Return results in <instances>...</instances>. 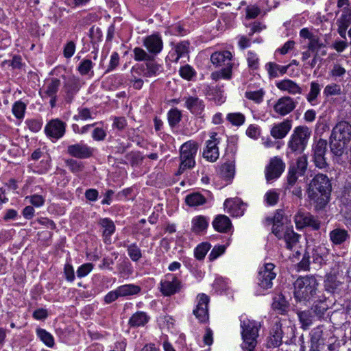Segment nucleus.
<instances>
[{"mask_svg":"<svg viewBox=\"0 0 351 351\" xmlns=\"http://www.w3.org/2000/svg\"><path fill=\"white\" fill-rule=\"evenodd\" d=\"M99 224L103 228V237L106 243H110V237L115 231V225L109 218L101 219Z\"/></svg>","mask_w":351,"mask_h":351,"instance_id":"obj_26","label":"nucleus"},{"mask_svg":"<svg viewBox=\"0 0 351 351\" xmlns=\"http://www.w3.org/2000/svg\"><path fill=\"white\" fill-rule=\"evenodd\" d=\"M285 169V163L283 160L275 156L270 159L265 169V178L267 181L278 178Z\"/></svg>","mask_w":351,"mask_h":351,"instance_id":"obj_11","label":"nucleus"},{"mask_svg":"<svg viewBox=\"0 0 351 351\" xmlns=\"http://www.w3.org/2000/svg\"><path fill=\"white\" fill-rule=\"evenodd\" d=\"M185 106L191 113L195 115H202L205 108L204 101L197 97H188L185 101Z\"/></svg>","mask_w":351,"mask_h":351,"instance_id":"obj_24","label":"nucleus"},{"mask_svg":"<svg viewBox=\"0 0 351 351\" xmlns=\"http://www.w3.org/2000/svg\"><path fill=\"white\" fill-rule=\"evenodd\" d=\"M179 72L180 76L187 80H191L195 73L194 69L189 64L182 66Z\"/></svg>","mask_w":351,"mask_h":351,"instance_id":"obj_58","label":"nucleus"},{"mask_svg":"<svg viewBox=\"0 0 351 351\" xmlns=\"http://www.w3.org/2000/svg\"><path fill=\"white\" fill-rule=\"evenodd\" d=\"M327 141L320 138L313 148V161L315 165L319 169H326L328 164L326 162L325 154L327 152Z\"/></svg>","mask_w":351,"mask_h":351,"instance_id":"obj_10","label":"nucleus"},{"mask_svg":"<svg viewBox=\"0 0 351 351\" xmlns=\"http://www.w3.org/2000/svg\"><path fill=\"white\" fill-rule=\"evenodd\" d=\"M80 83L77 78L72 77L67 80L64 85V90L65 92L64 99L66 103H71L75 95L80 90Z\"/></svg>","mask_w":351,"mask_h":351,"instance_id":"obj_19","label":"nucleus"},{"mask_svg":"<svg viewBox=\"0 0 351 351\" xmlns=\"http://www.w3.org/2000/svg\"><path fill=\"white\" fill-rule=\"evenodd\" d=\"M25 108V104L21 101H18L12 106V112L17 119H22L24 117Z\"/></svg>","mask_w":351,"mask_h":351,"instance_id":"obj_53","label":"nucleus"},{"mask_svg":"<svg viewBox=\"0 0 351 351\" xmlns=\"http://www.w3.org/2000/svg\"><path fill=\"white\" fill-rule=\"evenodd\" d=\"M230 204V209L232 211V214L235 216H241L244 214L246 204L243 203L241 199H236L234 200L226 199L224 205L228 206V204Z\"/></svg>","mask_w":351,"mask_h":351,"instance_id":"obj_37","label":"nucleus"},{"mask_svg":"<svg viewBox=\"0 0 351 351\" xmlns=\"http://www.w3.org/2000/svg\"><path fill=\"white\" fill-rule=\"evenodd\" d=\"M197 304L193 310V314L200 322H206L208 319V304L210 299L204 293H200L197 297Z\"/></svg>","mask_w":351,"mask_h":351,"instance_id":"obj_13","label":"nucleus"},{"mask_svg":"<svg viewBox=\"0 0 351 351\" xmlns=\"http://www.w3.org/2000/svg\"><path fill=\"white\" fill-rule=\"evenodd\" d=\"M294 219L298 228L309 226L313 230H318L320 228V221L309 213H298Z\"/></svg>","mask_w":351,"mask_h":351,"instance_id":"obj_14","label":"nucleus"},{"mask_svg":"<svg viewBox=\"0 0 351 351\" xmlns=\"http://www.w3.org/2000/svg\"><path fill=\"white\" fill-rule=\"evenodd\" d=\"M297 315L302 324V328L303 330H307L313 324V316L312 313L308 310L301 311L297 309Z\"/></svg>","mask_w":351,"mask_h":351,"instance_id":"obj_39","label":"nucleus"},{"mask_svg":"<svg viewBox=\"0 0 351 351\" xmlns=\"http://www.w3.org/2000/svg\"><path fill=\"white\" fill-rule=\"evenodd\" d=\"M181 112L177 108L171 109L168 112V121L171 127H175L181 120Z\"/></svg>","mask_w":351,"mask_h":351,"instance_id":"obj_46","label":"nucleus"},{"mask_svg":"<svg viewBox=\"0 0 351 351\" xmlns=\"http://www.w3.org/2000/svg\"><path fill=\"white\" fill-rule=\"evenodd\" d=\"M319 282L312 275L299 277L293 283L294 299L297 304L308 306L317 298Z\"/></svg>","mask_w":351,"mask_h":351,"instance_id":"obj_2","label":"nucleus"},{"mask_svg":"<svg viewBox=\"0 0 351 351\" xmlns=\"http://www.w3.org/2000/svg\"><path fill=\"white\" fill-rule=\"evenodd\" d=\"M300 237V234L295 233L292 228H289L287 226L282 235L287 248L291 250L298 243Z\"/></svg>","mask_w":351,"mask_h":351,"instance_id":"obj_32","label":"nucleus"},{"mask_svg":"<svg viewBox=\"0 0 351 351\" xmlns=\"http://www.w3.org/2000/svg\"><path fill=\"white\" fill-rule=\"evenodd\" d=\"M241 328L242 329L241 348L243 351H254L258 343L257 339L259 336L258 331L261 324L254 320L246 319L241 321Z\"/></svg>","mask_w":351,"mask_h":351,"instance_id":"obj_4","label":"nucleus"},{"mask_svg":"<svg viewBox=\"0 0 351 351\" xmlns=\"http://www.w3.org/2000/svg\"><path fill=\"white\" fill-rule=\"evenodd\" d=\"M351 141V124L346 121L336 123L329 138L330 152L337 156L343 155L345 149Z\"/></svg>","mask_w":351,"mask_h":351,"instance_id":"obj_3","label":"nucleus"},{"mask_svg":"<svg viewBox=\"0 0 351 351\" xmlns=\"http://www.w3.org/2000/svg\"><path fill=\"white\" fill-rule=\"evenodd\" d=\"M145 66L146 70L144 73V75L148 77L159 75L163 71L162 66L156 62L154 57L152 60L146 62Z\"/></svg>","mask_w":351,"mask_h":351,"instance_id":"obj_34","label":"nucleus"},{"mask_svg":"<svg viewBox=\"0 0 351 351\" xmlns=\"http://www.w3.org/2000/svg\"><path fill=\"white\" fill-rule=\"evenodd\" d=\"M226 247L224 245L215 246L209 254L210 261H213L223 254Z\"/></svg>","mask_w":351,"mask_h":351,"instance_id":"obj_64","label":"nucleus"},{"mask_svg":"<svg viewBox=\"0 0 351 351\" xmlns=\"http://www.w3.org/2000/svg\"><path fill=\"white\" fill-rule=\"evenodd\" d=\"M264 94L265 93L262 89L256 91H247L245 93V97L259 104L263 101Z\"/></svg>","mask_w":351,"mask_h":351,"instance_id":"obj_56","label":"nucleus"},{"mask_svg":"<svg viewBox=\"0 0 351 351\" xmlns=\"http://www.w3.org/2000/svg\"><path fill=\"white\" fill-rule=\"evenodd\" d=\"M211 245L208 243H202L195 249V256L198 260L204 258L206 254L210 249Z\"/></svg>","mask_w":351,"mask_h":351,"instance_id":"obj_47","label":"nucleus"},{"mask_svg":"<svg viewBox=\"0 0 351 351\" xmlns=\"http://www.w3.org/2000/svg\"><path fill=\"white\" fill-rule=\"evenodd\" d=\"M292 128V120L285 119L282 122L275 124L270 132L271 135L276 139L285 138Z\"/></svg>","mask_w":351,"mask_h":351,"instance_id":"obj_20","label":"nucleus"},{"mask_svg":"<svg viewBox=\"0 0 351 351\" xmlns=\"http://www.w3.org/2000/svg\"><path fill=\"white\" fill-rule=\"evenodd\" d=\"M332 191V184L328 177L317 173L308 184L306 193L311 201L316 204V208H323L329 202Z\"/></svg>","mask_w":351,"mask_h":351,"instance_id":"obj_1","label":"nucleus"},{"mask_svg":"<svg viewBox=\"0 0 351 351\" xmlns=\"http://www.w3.org/2000/svg\"><path fill=\"white\" fill-rule=\"evenodd\" d=\"M232 53L229 51H216L210 56V60L215 66H232Z\"/></svg>","mask_w":351,"mask_h":351,"instance_id":"obj_23","label":"nucleus"},{"mask_svg":"<svg viewBox=\"0 0 351 351\" xmlns=\"http://www.w3.org/2000/svg\"><path fill=\"white\" fill-rule=\"evenodd\" d=\"M232 76V66H228L222 69L220 71L213 72L211 77L214 80H218L220 78L229 80Z\"/></svg>","mask_w":351,"mask_h":351,"instance_id":"obj_49","label":"nucleus"},{"mask_svg":"<svg viewBox=\"0 0 351 351\" xmlns=\"http://www.w3.org/2000/svg\"><path fill=\"white\" fill-rule=\"evenodd\" d=\"M272 308L279 311L281 313L287 311L288 302L282 294H278L273 298Z\"/></svg>","mask_w":351,"mask_h":351,"instance_id":"obj_41","label":"nucleus"},{"mask_svg":"<svg viewBox=\"0 0 351 351\" xmlns=\"http://www.w3.org/2000/svg\"><path fill=\"white\" fill-rule=\"evenodd\" d=\"M37 335L40 340L48 347L51 348L54 345L53 336L45 329L38 328L36 330Z\"/></svg>","mask_w":351,"mask_h":351,"instance_id":"obj_43","label":"nucleus"},{"mask_svg":"<svg viewBox=\"0 0 351 351\" xmlns=\"http://www.w3.org/2000/svg\"><path fill=\"white\" fill-rule=\"evenodd\" d=\"M308 160L306 155L298 158L295 162L289 165L287 183L289 186H293L297 182L299 176L305 175L307 171Z\"/></svg>","mask_w":351,"mask_h":351,"instance_id":"obj_8","label":"nucleus"},{"mask_svg":"<svg viewBox=\"0 0 351 351\" xmlns=\"http://www.w3.org/2000/svg\"><path fill=\"white\" fill-rule=\"evenodd\" d=\"M143 45L149 53L156 55L163 48V43L159 34H153L145 38Z\"/></svg>","mask_w":351,"mask_h":351,"instance_id":"obj_18","label":"nucleus"},{"mask_svg":"<svg viewBox=\"0 0 351 351\" xmlns=\"http://www.w3.org/2000/svg\"><path fill=\"white\" fill-rule=\"evenodd\" d=\"M337 23H342L348 27L351 24V8H345L343 14L337 20Z\"/></svg>","mask_w":351,"mask_h":351,"instance_id":"obj_62","label":"nucleus"},{"mask_svg":"<svg viewBox=\"0 0 351 351\" xmlns=\"http://www.w3.org/2000/svg\"><path fill=\"white\" fill-rule=\"evenodd\" d=\"M65 129V123L56 119L51 120L47 124L45 128V132L47 136L58 140L64 136Z\"/></svg>","mask_w":351,"mask_h":351,"instance_id":"obj_15","label":"nucleus"},{"mask_svg":"<svg viewBox=\"0 0 351 351\" xmlns=\"http://www.w3.org/2000/svg\"><path fill=\"white\" fill-rule=\"evenodd\" d=\"M222 176L230 179L232 178L234 174V167L230 163H225L221 167Z\"/></svg>","mask_w":351,"mask_h":351,"instance_id":"obj_60","label":"nucleus"},{"mask_svg":"<svg viewBox=\"0 0 351 351\" xmlns=\"http://www.w3.org/2000/svg\"><path fill=\"white\" fill-rule=\"evenodd\" d=\"M274 267L273 263H267L260 269L257 276V285L261 289L266 290L272 287V280L276 276L273 271Z\"/></svg>","mask_w":351,"mask_h":351,"instance_id":"obj_9","label":"nucleus"},{"mask_svg":"<svg viewBox=\"0 0 351 351\" xmlns=\"http://www.w3.org/2000/svg\"><path fill=\"white\" fill-rule=\"evenodd\" d=\"M149 317L143 311H138L134 313L129 320V324L131 327L143 326L148 322Z\"/></svg>","mask_w":351,"mask_h":351,"instance_id":"obj_36","label":"nucleus"},{"mask_svg":"<svg viewBox=\"0 0 351 351\" xmlns=\"http://www.w3.org/2000/svg\"><path fill=\"white\" fill-rule=\"evenodd\" d=\"M297 102L294 101L293 99L285 96L279 99L274 106V110L281 116H285L292 112L296 107Z\"/></svg>","mask_w":351,"mask_h":351,"instance_id":"obj_17","label":"nucleus"},{"mask_svg":"<svg viewBox=\"0 0 351 351\" xmlns=\"http://www.w3.org/2000/svg\"><path fill=\"white\" fill-rule=\"evenodd\" d=\"M283 330L281 326L276 324L270 331V336L267 342L268 348H277L283 343Z\"/></svg>","mask_w":351,"mask_h":351,"instance_id":"obj_22","label":"nucleus"},{"mask_svg":"<svg viewBox=\"0 0 351 351\" xmlns=\"http://www.w3.org/2000/svg\"><path fill=\"white\" fill-rule=\"evenodd\" d=\"M65 163L66 166L74 173L82 171L84 168L83 163L75 159H68Z\"/></svg>","mask_w":351,"mask_h":351,"instance_id":"obj_52","label":"nucleus"},{"mask_svg":"<svg viewBox=\"0 0 351 351\" xmlns=\"http://www.w3.org/2000/svg\"><path fill=\"white\" fill-rule=\"evenodd\" d=\"M134 58L136 61H148L153 59V56L147 53L144 49L140 47H135L133 50Z\"/></svg>","mask_w":351,"mask_h":351,"instance_id":"obj_48","label":"nucleus"},{"mask_svg":"<svg viewBox=\"0 0 351 351\" xmlns=\"http://www.w3.org/2000/svg\"><path fill=\"white\" fill-rule=\"evenodd\" d=\"M320 85L316 82H312L311 83L310 92L306 95L307 101L312 105H315L317 98L320 93Z\"/></svg>","mask_w":351,"mask_h":351,"instance_id":"obj_42","label":"nucleus"},{"mask_svg":"<svg viewBox=\"0 0 351 351\" xmlns=\"http://www.w3.org/2000/svg\"><path fill=\"white\" fill-rule=\"evenodd\" d=\"M311 134V130L305 125L294 128L287 143V153L301 154L306 149Z\"/></svg>","mask_w":351,"mask_h":351,"instance_id":"obj_5","label":"nucleus"},{"mask_svg":"<svg viewBox=\"0 0 351 351\" xmlns=\"http://www.w3.org/2000/svg\"><path fill=\"white\" fill-rule=\"evenodd\" d=\"M328 309V304L326 303V298L325 296L319 297L318 300L314 302L311 307L312 311L319 319L324 317Z\"/></svg>","mask_w":351,"mask_h":351,"instance_id":"obj_30","label":"nucleus"},{"mask_svg":"<svg viewBox=\"0 0 351 351\" xmlns=\"http://www.w3.org/2000/svg\"><path fill=\"white\" fill-rule=\"evenodd\" d=\"M207 95L212 97L210 99H213L219 104H221L225 101L223 91L219 88H209Z\"/></svg>","mask_w":351,"mask_h":351,"instance_id":"obj_45","label":"nucleus"},{"mask_svg":"<svg viewBox=\"0 0 351 351\" xmlns=\"http://www.w3.org/2000/svg\"><path fill=\"white\" fill-rule=\"evenodd\" d=\"M276 86L281 90L287 91L290 94H301L302 88L291 80H284L276 84Z\"/></svg>","mask_w":351,"mask_h":351,"instance_id":"obj_29","label":"nucleus"},{"mask_svg":"<svg viewBox=\"0 0 351 351\" xmlns=\"http://www.w3.org/2000/svg\"><path fill=\"white\" fill-rule=\"evenodd\" d=\"M208 221L204 216L199 215L194 217L192 220L191 230L199 234L207 229Z\"/></svg>","mask_w":351,"mask_h":351,"instance_id":"obj_35","label":"nucleus"},{"mask_svg":"<svg viewBox=\"0 0 351 351\" xmlns=\"http://www.w3.org/2000/svg\"><path fill=\"white\" fill-rule=\"evenodd\" d=\"M350 239V234L348 230L336 228L329 233V239L333 245L341 246Z\"/></svg>","mask_w":351,"mask_h":351,"instance_id":"obj_21","label":"nucleus"},{"mask_svg":"<svg viewBox=\"0 0 351 351\" xmlns=\"http://www.w3.org/2000/svg\"><path fill=\"white\" fill-rule=\"evenodd\" d=\"M289 66L290 65L280 66L274 62H269L266 64V69L269 77L271 78H274L278 76V72L281 75L285 74Z\"/></svg>","mask_w":351,"mask_h":351,"instance_id":"obj_38","label":"nucleus"},{"mask_svg":"<svg viewBox=\"0 0 351 351\" xmlns=\"http://www.w3.org/2000/svg\"><path fill=\"white\" fill-rule=\"evenodd\" d=\"M310 346H311V348L320 349V347L324 345L323 330L320 326L313 328L310 333Z\"/></svg>","mask_w":351,"mask_h":351,"instance_id":"obj_28","label":"nucleus"},{"mask_svg":"<svg viewBox=\"0 0 351 351\" xmlns=\"http://www.w3.org/2000/svg\"><path fill=\"white\" fill-rule=\"evenodd\" d=\"M92 119V113L88 108H80L77 109V114H75L73 119L76 121L80 120L86 121Z\"/></svg>","mask_w":351,"mask_h":351,"instance_id":"obj_51","label":"nucleus"},{"mask_svg":"<svg viewBox=\"0 0 351 351\" xmlns=\"http://www.w3.org/2000/svg\"><path fill=\"white\" fill-rule=\"evenodd\" d=\"M227 119L232 124L237 126L241 125L245 121V116L241 113H229L227 115Z\"/></svg>","mask_w":351,"mask_h":351,"instance_id":"obj_54","label":"nucleus"},{"mask_svg":"<svg viewBox=\"0 0 351 351\" xmlns=\"http://www.w3.org/2000/svg\"><path fill=\"white\" fill-rule=\"evenodd\" d=\"M93 68V62L89 59L83 60L78 66V71L82 75H87Z\"/></svg>","mask_w":351,"mask_h":351,"instance_id":"obj_57","label":"nucleus"},{"mask_svg":"<svg viewBox=\"0 0 351 351\" xmlns=\"http://www.w3.org/2000/svg\"><path fill=\"white\" fill-rule=\"evenodd\" d=\"M186 204L191 207L199 206L206 202V199L199 192L187 195L185 197Z\"/></svg>","mask_w":351,"mask_h":351,"instance_id":"obj_33","label":"nucleus"},{"mask_svg":"<svg viewBox=\"0 0 351 351\" xmlns=\"http://www.w3.org/2000/svg\"><path fill=\"white\" fill-rule=\"evenodd\" d=\"M128 255L133 261H138L142 257L141 249L136 243H132L127 247Z\"/></svg>","mask_w":351,"mask_h":351,"instance_id":"obj_50","label":"nucleus"},{"mask_svg":"<svg viewBox=\"0 0 351 351\" xmlns=\"http://www.w3.org/2000/svg\"><path fill=\"white\" fill-rule=\"evenodd\" d=\"M189 43L188 42H182L178 43L176 47V52L177 53L176 61L180 58L183 57L185 54L188 53Z\"/></svg>","mask_w":351,"mask_h":351,"instance_id":"obj_59","label":"nucleus"},{"mask_svg":"<svg viewBox=\"0 0 351 351\" xmlns=\"http://www.w3.org/2000/svg\"><path fill=\"white\" fill-rule=\"evenodd\" d=\"M343 263L341 264L339 262L337 263V268L333 267L330 273L326 275L324 286V289L328 293L335 294L339 293L341 286L343 285V269H341Z\"/></svg>","mask_w":351,"mask_h":351,"instance_id":"obj_7","label":"nucleus"},{"mask_svg":"<svg viewBox=\"0 0 351 351\" xmlns=\"http://www.w3.org/2000/svg\"><path fill=\"white\" fill-rule=\"evenodd\" d=\"M213 226L219 232H227L230 230L232 223L230 219L223 215H217L213 221Z\"/></svg>","mask_w":351,"mask_h":351,"instance_id":"obj_27","label":"nucleus"},{"mask_svg":"<svg viewBox=\"0 0 351 351\" xmlns=\"http://www.w3.org/2000/svg\"><path fill=\"white\" fill-rule=\"evenodd\" d=\"M324 47L325 45L317 35L311 39L307 45L308 49L313 53H318V51Z\"/></svg>","mask_w":351,"mask_h":351,"instance_id":"obj_44","label":"nucleus"},{"mask_svg":"<svg viewBox=\"0 0 351 351\" xmlns=\"http://www.w3.org/2000/svg\"><path fill=\"white\" fill-rule=\"evenodd\" d=\"M60 84V80L59 79L52 78L46 88L41 89L39 91V94L42 97L56 96L57 95Z\"/></svg>","mask_w":351,"mask_h":351,"instance_id":"obj_31","label":"nucleus"},{"mask_svg":"<svg viewBox=\"0 0 351 351\" xmlns=\"http://www.w3.org/2000/svg\"><path fill=\"white\" fill-rule=\"evenodd\" d=\"M198 149L197 144L193 141L184 143L180 150V164L176 175H181L186 169H192L195 165V156Z\"/></svg>","mask_w":351,"mask_h":351,"instance_id":"obj_6","label":"nucleus"},{"mask_svg":"<svg viewBox=\"0 0 351 351\" xmlns=\"http://www.w3.org/2000/svg\"><path fill=\"white\" fill-rule=\"evenodd\" d=\"M118 295L120 297L128 296L137 294L140 292V287L134 285H124L117 288Z\"/></svg>","mask_w":351,"mask_h":351,"instance_id":"obj_40","label":"nucleus"},{"mask_svg":"<svg viewBox=\"0 0 351 351\" xmlns=\"http://www.w3.org/2000/svg\"><path fill=\"white\" fill-rule=\"evenodd\" d=\"M94 149L84 143H76L67 147V153L77 158H90L93 153Z\"/></svg>","mask_w":351,"mask_h":351,"instance_id":"obj_16","label":"nucleus"},{"mask_svg":"<svg viewBox=\"0 0 351 351\" xmlns=\"http://www.w3.org/2000/svg\"><path fill=\"white\" fill-rule=\"evenodd\" d=\"M279 200V193L274 190L267 191L265 195V201L269 206L276 205Z\"/></svg>","mask_w":351,"mask_h":351,"instance_id":"obj_55","label":"nucleus"},{"mask_svg":"<svg viewBox=\"0 0 351 351\" xmlns=\"http://www.w3.org/2000/svg\"><path fill=\"white\" fill-rule=\"evenodd\" d=\"M160 291L164 295H171L181 289V281L173 274H168L165 279L161 281Z\"/></svg>","mask_w":351,"mask_h":351,"instance_id":"obj_12","label":"nucleus"},{"mask_svg":"<svg viewBox=\"0 0 351 351\" xmlns=\"http://www.w3.org/2000/svg\"><path fill=\"white\" fill-rule=\"evenodd\" d=\"M326 96L338 95L341 94L340 86L336 84L327 85L324 90Z\"/></svg>","mask_w":351,"mask_h":351,"instance_id":"obj_61","label":"nucleus"},{"mask_svg":"<svg viewBox=\"0 0 351 351\" xmlns=\"http://www.w3.org/2000/svg\"><path fill=\"white\" fill-rule=\"evenodd\" d=\"M93 268L92 263H85L81 265L77 270V276L82 278L88 275Z\"/></svg>","mask_w":351,"mask_h":351,"instance_id":"obj_63","label":"nucleus"},{"mask_svg":"<svg viewBox=\"0 0 351 351\" xmlns=\"http://www.w3.org/2000/svg\"><path fill=\"white\" fill-rule=\"evenodd\" d=\"M311 253L313 261L322 265L326 263V258L329 254V250L325 245L321 244L314 246Z\"/></svg>","mask_w":351,"mask_h":351,"instance_id":"obj_25","label":"nucleus"}]
</instances>
